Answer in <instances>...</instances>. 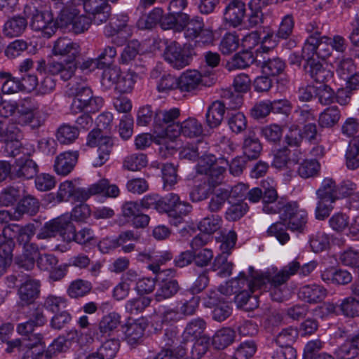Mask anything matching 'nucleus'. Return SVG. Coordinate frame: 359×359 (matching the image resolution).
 Here are the masks:
<instances>
[{"instance_id": "5", "label": "nucleus", "mask_w": 359, "mask_h": 359, "mask_svg": "<svg viewBox=\"0 0 359 359\" xmlns=\"http://www.w3.org/2000/svg\"><path fill=\"white\" fill-rule=\"evenodd\" d=\"M163 30L172 29L175 32H184L187 39H197V43L212 45L215 41L214 32L205 24H160Z\"/></svg>"}, {"instance_id": "6", "label": "nucleus", "mask_w": 359, "mask_h": 359, "mask_svg": "<svg viewBox=\"0 0 359 359\" xmlns=\"http://www.w3.org/2000/svg\"><path fill=\"white\" fill-rule=\"evenodd\" d=\"M180 109L177 107L167 109H158L155 111L154 128L158 137L165 140V138H174V126H179L177 121L180 116Z\"/></svg>"}, {"instance_id": "1", "label": "nucleus", "mask_w": 359, "mask_h": 359, "mask_svg": "<svg viewBox=\"0 0 359 359\" xmlns=\"http://www.w3.org/2000/svg\"><path fill=\"white\" fill-rule=\"evenodd\" d=\"M81 46L67 38H59L53 45V54L55 56L67 57L63 60H52L46 62L41 59L37 61L36 69L39 73H49L58 76L67 81L71 79L78 69L77 57L81 55Z\"/></svg>"}, {"instance_id": "28", "label": "nucleus", "mask_w": 359, "mask_h": 359, "mask_svg": "<svg viewBox=\"0 0 359 359\" xmlns=\"http://www.w3.org/2000/svg\"><path fill=\"white\" fill-rule=\"evenodd\" d=\"M257 62L252 52L246 50L236 53L226 65L228 71L245 69Z\"/></svg>"}, {"instance_id": "16", "label": "nucleus", "mask_w": 359, "mask_h": 359, "mask_svg": "<svg viewBox=\"0 0 359 359\" xmlns=\"http://www.w3.org/2000/svg\"><path fill=\"white\" fill-rule=\"evenodd\" d=\"M16 112L19 115V122L29 124L33 128H38L44 123V119L39 117V105L32 99L27 98L16 102Z\"/></svg>"}, {"instance_id": "19", "label": "nucleus", "mask_w": 359, "mask_h": 359, "mask_svg": "<svg viewBox=\"0 0 359 359\" xmlns=\"http://www.w3.org/2000/svg\"><path fill=\"white\" fill-rule=\"evenodd\" d=\"M304 69L316 83L326 84L333 77V72L325 67L317 58L304 59Z\"/></svg>"}, {"instance_id": "63", "label": "nucleus", "mask_w": 359, "mask_h": 359, "mask_svg": "<svg viewBox=\"0 0 359 359\" xmlns=\"http://www.w3.org/2000/svg\"><path fill=\"white\" fill-rule=\"evenodd\" d=\"M104 341V342L98 352L100 353L101 357H103L104 359H113L119 349V340L115 338H109Z\"/></svg>"}, {"instance_id": "35", "label": "nucleus", "mask_w": 359, "mask_h": 359, "mask_svg": "<svg viewBox=\"0 0 359 359\" xmlns=\"http://www.w3.org/2000/svg\"><path fill=\"white\" fill-rule=\"evenodd\" d=\"M187 6V0H171L169 4V8L172 11L174 14H176L173 20L168 21V22H203V19L201 17L196 16L192 19L188 14L182 13V11Z\"/></svg>"}, {"instance_id": "60", "label": "nucleus", "mask_w": 359, "mask_h": 359, "mask_svg": "<svg viewBox=\"0 0 359 359\" xmlns=\"http://www.w3.org/2000/svg\"><path fill=\"white\" fill-rule=\"evenodd\" d=\"M222 219L218 216H211L203 218L198 224V229L201 233L210 236L221 226Z\"/></svg>"}, {"instance_id": "13", "label": "nucleus", "mask_w": 359, "mask_h": 359, "mask_svg": "<svg viewBox=\"0 0 359 359\" xmlns=\"http://www.w3.org/2000/svg\"><path fill=\"white\" fill-rule=\"evenodd\" d=\"M71 232H73L71 217L68 215H62L46 222L37 234V238L48 239L60 235L66 241L67 237Z\"/></svg>"}, {"instance_id": "30", "label": "nucleus", "mask_w": 359, "mask_h": 359, "mask_svg": "<svg viewBox=\"0 0 359 359\" xmlns=\"http://www.w3.org/2000/svg\"><path fill=\"white\" fill-rule=\"evenodd\" d=\"M332 65L337 74L344 79H347L351 74L355 72L356 69L354 60L351 57L344 55L335 57Z\"/></svg>"}, {"instance_id": "26", "label": "nucleus", "mask_w": 359, "mask_h": 359, "mask_svg": "<svg viewBox=\"0 0 359 359\" xmlns=\"http://www.w3.org/2000/svg\"><path fill=\"white\" fill-rule=\"evenodd\" d=\"M104 32L107 37L113 38V42L117 46H122L133 34L128 24H107Z\"/></svg>"}, {"instance_id": "45", "label": "nucleus", "mask_w": 359, "mask_h": 359, "mask_svg": "<svg viewBox=\"0 0 359 359\" xmlns=\"http://www.w3.org/2000/svg\"><path fill=\"white\" fill-rule=\"evenodd\" d=\"M148 159L142 153L132 154L127 156L123 162V168L130 171H139L147 165Z\"/></svg>"}, {"instance_id": "59", "label": "nucleus", "mask_w": 359, "mask_h": 359, "mask_svg": "<svg viewBox=\"0 0 359 359\" xmlns=\"http://www.w3.org/2000/svg\"><path fill=\"white\" fill-rule=\"evenodd\" d=\"M209 348V338L203 336L197 339L194 343L189 353V357L191 359H201L206 354Z\"/></svg>"}, {"instance_id": "54", "label": "nucleus", "mask_w": 359, "mask_h": 359, "mask_svg": "<svg viewBox=\"0 0 359 359\" xmlns=\"http://www.w3.org/2000/svg\"><path fill=\"white\" fill-rule=\"evenodd\" d=\"M266 5V0H250L248 3L250 13L248 22H264L262 8Z\"/></svg>"}, {"instance_id": "51", "label": "nucleus", "mask_w": 359, "mask_h": 359, "mask_svg": "<svg viewBox=\"0 0 359 359\" xmlns=\"http://www.w3.org/2000/svg\"><path fill=\"white\" fill-rule=\"evenodd\" d=\"M0 79L4 80L1 90L5 94H13L22 90L20 80L14 78L10 72H0Z\"/></svg>"}, {"instance_id": "8", "label": "nucleus", "mask_w": 359, "mask_h": 359, "mask_svg": "<svg viewBox=\"0 0 359 359\" xmlns=\"http://www.w3.org/2000/svg\"><path fill=\"white\" fill-rule=\"evenodd\" d=\"M306 30L310 35L306 39L303 46V57L304 59L316 58L326 60L332 53L330 43L322 41L321 32L317 29L315 30L313 24H309Z\"/></svg>"}, {"instance_id": "7", "label": "nucleus", "mask_w": 359, "mask_h": 359, "mask_svg": "<svg viewBox=\"0 0 359 359\" xmlns=\"http://www.w3.org/2000/svg\"><path fill=\"white\" fill-rule=\"evenodd\" d=\"M119 194L120 190L116 184H111L108 180L102 179L87 189L75 186L70 201L84 203L91 196L102 195L105 197L116 198Z\"/></svg>"}, {"instance_id": "61", "label": "nucleus", "mask_w": 359, "mask_h": 359, "mask_svg": "<svg viewBox=\"0 0 359 359\" xmlns=\"http://www.w3.org/2000/svg\"><path fill=\"white\" fill-rule=\"evenodd\" d=\"M137 75L134 72H126L121 75L115 88L120 93H130L136 82Z\"/></svg>"}, {"instance_id": "33", "label": "nucleus", "mask_w": 359, "mask_h": 359, "mask_svg": "<svg viewBox=\"0 0 359 359\" xmlns=\"http://www.w3.org/2000/svg\"><path fill=\"white\" fill-rule=\"evenodd\" d=\"M226 108L219 100L213 102L208 109L205 114L208 126L211 128H217L222 123Z\"/></svg>"}, {"instance_id": "48", "label": "nucleus", "mask_w": 359, "mask_h": 359, "mask_svg": "<svg viewBox=\"0 0 359 359\" xmlns=\"http://www.w3.org/2000/svg\"><path fill=\"white\" fill-rule=\"evenodd\" d=\"M346 158V165L349 169L355 170L359 168V137L350 141Z\"/></svg>"}, {"instance_id": "32", "label": "nucleus", "mask_w": 359, "mask_h": 359, "mask_svg": "<svg viewBox=\"0 0 359 359\" xmlns=\"http://www.w3.org/2000/svg\"><path fill=\"white\" fill-rule=\"evenodd\" d=\"M92 290L91 282L82 278H76L68 285L67 294L71 299H79L88 295Z\"/></svg>"}, {"instance_id": "47", "label": "nucleus", "mask_w": 359, "mask_h": 359, "mask_svg": "<svg viewBox=\"0 0 359 359\" xmlns=\"http://www.w3.org/2000/svg\"><path fill=\"white\" fill-rule=\"evenodd\" d=\"M243 153L248 159H256L259 157L262 149L258 138L249 135L244 140L243 146Z\"/></svg>"}, {"instance_id": "29", "label": "nucleus", "mask_w": 359, "mask_h": 359, "mask_svg": "<svg viewBox=\"0 0 359 359\" xmlns=\"http://www.w3.org/2000/svg\"><path fill=\"white\" fill-rule=\"evenodd\" d=\"M38 172V165L32 159H26L16 163L11 172L12 178L31 179Z\"/></svg>"}, {"instance_id": "58", "label": "nucleus", "mask_w": 359, "mask_h": 359, "mask_svg": "<svg viewBox=\"0 0 359 359\" xmlns=\"http://www.w3.org/2000/svg\"><path fill=\"white\" fill-rule=\"evenodd\" d=\"M248 209L249 207L246 203L239 201L236 203L232 204L227 208L224 217L228 221H237L246 214Z\"/></svg>"}, {"instance_id": "53", "label": "nucleus", "mask_w": 359, "mask_h": 359, "mask_svg": "<svg viewBox=\"0 0 359 359\" xmlns=\"http://www.w3.org/2000/svg\"><path fill=\"white\" fill-rule=\"evenodd\" d=\"M230 196L231 194L229 193L228 189H218L217 192L212 196L208 203V210L211 212H217L220 211Z\"/></svg>"}, {"instance_id": "14", "label": "nucleus", "mask_w": 359, "mask_h": 359, "mask_svg": "<svg viewBox=\"0 0 359 359\" xmlns=\"http://www.w3.org/2000/svg\"><path fill=\"white\" fill-rule=\"evenodd\" d=\"M281 218L287 222L288 229L292 231L304 233L307 228L308 213L297 202L286 203L282 210Z\"/></svg>"}, {"instance_id": "36", "label": "nucleus", "mask_w": 359, "mask_h": 359, "mask_svg": "<svg viewBox=\"0 0 359 359\" xmlns=\"http://www.w3.org/2000/svg\"><path fill=\"white\" fill-rule=\"evenodd\" d=\"M199 303V297L195 296L191 293H187L184 294L180 299L177 302V306L184 318L195 314L198 308Z\"/></svg>"}, {"instance_id": "49", "label": "nucleus", "mask_w": 359, "mask_h": 359, "mask_svg": "<svg viewBox=\"0 0 359 359\" xmlns=\"http://www.w3.org/2000/svg\"><path fill=\"white\" fill-rule=\"evenodd\" d=\"M67 306V299L65 297L53 294L47 296L42 304L43 308L55 314L65 309Z\"/></svg>"}, {"instance_id": "64", "label": "nucleus", "mask_w": 359, "mask_h": 359, "mask_svg": "<svg viewBox=\"0 0 359 359\" xmlns=\"http://www.w3.org/2000/svg\"><path fill=\"white\" fill-rule=\"evenodd\" d=\"M310 246L314 252H320L330 246V238L325 232H317L310 238Z\"/></svg>"}, {"instance_id": "40", "label": "nucleus", "mask_w": 359, "mask_h": 359, "mask_svg": "<svg viewBox=\"0 0 359 359\" xmlns=\"http://www.w3.org/2000/svg\"><path fill=\"white\" fill-rule=\"evenodd\" d=\"M235 332L229 327H224L216 332L212 337V345L216 349L222 350L231 344L234 341Z\"/></svg>"}, {"instance_id": "18", "label": "nucleus", "mask_w": 359, "mask_h": 359, "mask_svg": "<svg viewBox=\"0 0 359 359\" xmlns=\"http://www.w3.org/2000/svg\"><path fill=\"white\" fill-rule=\"evenodd\" d=\"M262 189V211L266 214L275 215L280 213L286 205L282 200L278 199L276 189L273 186H269V182H263Z\"/></svg>"}, {"instance_id": "9", "label": "nucleus", "mask_w": 359, "mask_h": 359, "mask_svg": "<svg viewBox=\"0 0 359 359\" xmlns=\"http://www.w3.org/2000/svg\"><path fill=\"white\" fill-rule=\"evenodd\" d=\"M300 263L297 260L290 262L281 270L273 272H267L261 276L255 278V283L265 290L270 286H285L286 283L294 276L299 269Z\"/></svg>"}, {"instance_id": "39", "label": "nucleus", "mask_w": 359, "mask_h": 359, "mask_svg": "<svg viewBox=\"0 0 359 359\" xmlns=\"http://www.w3.org/2000/svg\"><path fill=\"white\" fill-rule=\"evenodd\" d=\"M22 185H13L4 189L0 194V205L9 206L13 205L24 193Z\"/></svg>"}, {"instance_id": "38", "label": "nucleus", "mask_w": 359, "mask_h": 359, "mask_svg": "<svg viewBox=\"0 0 359 359\" xmlns=\"http://www.w3.org/2000/svg\"><path fill=\"white\" fill-rule=\"evenodd\" d=\"M180 290V285L175 279L163 280L158 288L155 299L157 302L163 301L175 295Z\"/></svg>"}, {"instance_id": "62", "label": "nucleus", "mask_w": 359, "mask_h": 359, "mask_svg": "<svg viewBox=\"0 0 359 359\" xmlns=\"http://www.w3.org/2000/svg\"><path fill=\"white\" fill-rule=\"evenodd\" d=\"M151 298L145 296H140L128 300L126 304V311L131 313L142 312L151 304Z\"/></svg>"}, {"instance_id": "52", "label": "nucleus", "mask_w": 359, "mask_h": 359, "mask_svg": "<svg viewBox=\"0 0 359 359\" xmlns=\"http://www.w3.org/2000/svg\"><path fill=\"white\" fill-rule=\"evenodd\" d=\"M221 102H223L226 109H235L240 107L243 103V97L238 93L231 89H224L221 92Z\"/></svg>"}, {"instance_id": "27", "label": "nucleus", "mask_w": 359, "mask_h": 359, "mask_svg": "<svg viewBox=\"0 0 359 359\" xmlns=\"http://www.w3.org/2000/svg\"><path fill=\"white\" fill-rule=\"evenodd\" d=\"M245 4L241 1H229L223 13V22H243Z\"/></svg>"}, {"instance_id": "23", "label": "nucleus", "mask_w": 359, "mask_h": 359, "mask_svg": "<svg viewBox=\"0 0 359 359\" xmlns=\"http://www.w3.org/2000/svg\"><path fill=\"white\" fill-rule=\"evenodd\" d=\"M147 320L139 318L126 324V339L131 346H135L143 341L144 332L147 327Z\"/></svg>"}, {"instance_id": "31", "label": "nucleus", "mask_w": 359, "mask_h": 359, "mask_svg": "<svg viewBox=\"0 0 359 359\" xmlns=\"http://www.w3.org/2000/svg\"><path fill=\"white\" fill-rule=\"evenodd\" d=\"M39 201L32 196H25L14 209L13 218L20 220L25 214L34 215L39 210Z\"/></svg>"}, {"instance_id": "17", "label": "nucleus", "mask_w": 359, "mask_h": 359, "mask_svg": "<svg viewBox=\"0 0 359 359\" xmlns=\"http://www.w3.org/2000/svg\"><path fill=\"white\" fill-rule=\"evenodd\" d=\"M2 140L6 143V151L11 156L15 157L20 154L22 137L19 127L14 123L4 122Z\"/></svg>"}, {"instance_id": "43", "label": "nucleus", "mask_w": 359, "mask_h": 359, "mask_svg": "<svg viewBox=\"0 0 359 359\" xmlns=\"http://www.w3.org/2000/svg\"><path fill=\"white\" fill-rule=\"evenodd\" d=\"M341 112L338 107H329L320 113L318 123L323 128H332L339 122Z\"/></svg>"}, {"instance_id": "15", "label": "nucleus", "mask_w": 359, "mask_h": 359, "mask_svg": "<svg viewBox=\"0 0 359 359\" xmlns=\"http://www.w3.org/2000/svg\"><path fill=\"white\" fill-rule=\"evenodd\" d=\"M81 8L89 22H107L111 9L107 0H83Z\"/></svg>"}, {"instance_id": "37", "label": "nucleus", "mask_w": 359, "mask_h": 359, "mask_svg": "<svg viewBox=\"0 0 359 359\" xmlns=\"http://www.w3.org/2000/svg\"><path fill=\"white\" fill-rule=\"evenodd\" d=\"M337 191L335 182L332 178H325L317 190L316 195L318 199L328 200L333 203L339 198Z\"/></svg>"}, {"instance_id": "57", "label": "nucleus", "mask_w": 359, "mask_h": 359, "mask_svg": "<svg viewBox=\"0 0 359 359\" xmlns=\"http://www.w3.org/2000/svg\"><path fill=\"white\" fill-rule=\"evenodd\" d=\"M298 337V330L292 327L283 329L276 336V343L280 348L292 346Z\"/></svg>"}, {"instance_id": "10", "label": "nucleus", "mask_w": 359, "mask_h": 359, "mask_svg": "<svg viewBox=\"0 0 359 359\" xmlns=\"http://www.w3.org/2000/svg\"><path fill=\"white\" fill-rule=\"evenodd\" d=\"M120 323V315L116 312L109 313L101 318L97 330L90 329L86 335L89 337L90 342L95 340L102 342L107 339L115 338Z\"/></svg>"}, {"instance_id": "50", "label": "nucleus", "mask_w": 359, "mask_h": 359, "mask_svg": "<svg viewBox=\"0 0 359 359\" xmlns=\"http://www.w3.org/2000/svg\"><path fill=\"white\" fill-rule=\"evenodd\" d=\"M320 170V165L316 160H304L299 165L297 169L298 175L307 179L318 175Z\"/></svg>"}, {"instance_id": "24", "label": "nucleus", "mask_w": 359, "mask_h": 359, "mask_svg": "<svg viewBox=\"0 0 359 359\" xmlns=\"http://www.w3.org/2000/svg\"><path fill=\"white\" fill-rule=\"evenodd\" d=\"M79 158L78 151H65L58 155L55 161V171L60 175L70 173L76 165Z\"/></svg>"}, {"instance_id": "12", "label": "nucleus", "mask_w": 359, "mask_h": 359, "mask_svg": "<svg viewBox=\"0 0 359 359\" xmlns=\"http://www.w3.org/2000/svg\"><path fill=\"white\" fill-rule=\"evenodd\" d=\"M216 79L212 74L208 81L206 76H203L198 71L189 69L178 77L179 90L181 93H196L203 86H211Z\"/></svg>"}, {"instance_id": "34", "label": "nucleus", "mask_w": 359, "mask_h": 359, "mask_svg": "<svg viewBox=\"0 0 359 359\" xmlns=\"http://www.w3.org/2000/svg\"><path fill=\"white\" fill-rule=\"evenodd\" d=\"M206 329V322L201 318H196L190 320L186 325L182 334L183 341L202 337L201 334Z\"/></svg>"}, {"instance_id": "56", "label": "nucleus", "mask_w": 359, "mask_h": 359, "mask_svg": "<svg viewBox=\"0 0 359 359\" xmlns=\"http://www.w3.org/2000/svg\"><path fill=\"white\" fill-rule=\"evenodd\" d=\"M287 229L288 226L284 222H277L269 227L266 234L268 236L276 237L281 244H285L290 240Z\"/></svg>"}, {"instance_id": "22", "label": "nucleus", "mask_w": 359, "mask_h": 359, "mask_svg": "<svg viewBox=\"0 0 359 359\" xmlns=\"http://www.w3.org/2000/svg\"><path fill=\"white\" fill-rule=\"evenodd\" d=\"M77 336V331L74 330L69 331L67 334V337L65 335L57 337L45 351V358L51 359L60 353L66 352L70 347L72 340L75 339Z\"/></svg>"}, {"instance_id": "2", "label": "nucleus", "mask_w": 359, "mask_h": 359, "mask_svg": "<svg viewBox=\"0 0 359 359\" xmlns=\"http://www.w3.org/2000/svg\"><path fill=\"white\" fill-rule=\"evenodd\" d=\"M81 4L74 2L67 3L60 9L57 18L55 20L50 6L41 5L36 7L26 4L22 16H13L5 22H88L86 17L81 14Z\"/></svg>"}, {"instance_id": "46", "label": "nucleus", "mask_w": 359, "mask_h": 359, "mask_svg": "<svg viewBox=\"0 0 359 359\" xmlns=\"http://www.w3.org/2000/svg\"><path fill=\"white\" fill-rule=\"evenodd\" d=\"M114 142H109L108 139L104 140V143L97 147L96 154H95L91 162L94 167H100L103 165L110 158Z\"/></svg>"}, {"instance_id": "21", "label": "nucleus", "mask_w": 359, "mask_h": 359, "mask_svg": "<svg viewBox=\"0 0 359 359\" xmlns=\"http://www.w3.org/2000/svg\"><path fill=\"white\" fill-rule=\"evenodd\" d=\"M40 287L39 280L28 278L18 291L21 304L28 306L33 304L39 297Z\"/></svg>"}, {"instance_id": "42", "label": "nucleus", "mask_w": 359, "mask_h": 359, "mask_svg": "<svg viewBox=\"0 0 359 359\" xmlns=\"http://www.w3.org/2000/svg\"><path fill=\"white\" fill-rule=\"evenodd\" d=\"M79 130L76 126L67 123L61 125L57 130L56 137L62 144H70L79 137Z\"/></svg>"}, {"instance_id": "55", "label": "nucleus", "mask_w": 359, "mask_h": 359, "mask_svg": "<svg viewBox=\"0 0 359 359\" xmlns=\"http://www.w3.org/2000/svg\"><path fill=\"white\" fill-rule=\"evenodd\" d=\"M291 153L292 151L287 147L278 149L274 154L272 165L280 170L291 168Z\"/></svg>"}, {"instance_id": "11", "label": "nucleus", "mask_w": 359, "mask_h": 359, "mask_svg": "<svg viewBox=\"0 0 359 359\" xmlns=\"http://www.w3.org/2000/svg\"><path fill=\"white\" fill-rule=\"evenodd\" d=\"M194 55V48L191 44H184L182 47L174 42L165 48L164 58L172 67L181 69L191 63Z\"/></svg>"}, {"instance_id": "41", "label": "nucleus", "mask_w": 359, "mask_h": 359, "mask_svg": "<svg viewBox=\"0 0 359 359\" xmlns=\"http://www.w3.org/2000/svg\"><path fill=\"white\" fill-rule=\"evenodd\" d=\"M75 241L80 245H88L96 242L93 231L88 227L76 231L73 226V232H71L66 238V242Z\"/></svg>"}, {"instance_id": "4", "label": "nucleus", "mask_w": 359, "mask_h": 359, "mask_svg": "<svg viewBox=\"0 0 359 359\" xmlns=\"http://www.w3.org/2000/svg\"><path fill=\"white\" fill-rule=\"evenodd\" d=\"M233 287L238 288L235 291L236 302L240 307H244L245 310H252L258 306L257 296L252 294L257 290H262L260 286L255 283V278L248 280L244 272H241L238 276L232 281Z\"/></svg>"}, {"instance_id": "44", "label": "nucleus", "mask_w": 359, "mask_h": 359, "mask_svg": "<svg viewBox=\"0 0 359 359\" xmlns=\"http://www.w3.org/2000/svg\"><path fill=\"white\" fill-rule=\"evenodd\" d=\"M285 67V62L278 57L268 59L262 62L261 65L262 73L268 76H276L281 74Z\"/></svg>"}, {"instance_id": "3", "label": "nucleus", "mask_w": 359, "mask_h": 359, "mask_svg": "<svg viewBox=\"0 0 359 359\" xmlns=\"http://www.w3.org/2000/svg\"><path fill=\"white\" fill-rule=\"evenodd\" d=\"M67 93L73 97L70 107L72 114L83 111L95 113L100 110L104 104V100L99 96H93L92 90L81 83H70L68 85Z\"/></svg>"}, {"instance_id": "25", "label": "nucleus", "mask_w": 359, "mask_h": 359, "mask_svg": "<svg viewBox=\"0 0 359 359\" xmlns=\"http://www.w3.org/2000/svg\"><path fill=\"white\" fill-rule=\"evenodd\" d=\"M174 128V138L180 134L189 138H194L201 136L203 133L202 123L192 117L188 118Z\"/></svg>"}, {"instance_id": "20", "label": "nucleus", "mask_w": 359, "mask_h": 359, "mask_svg": "<svg viewBox=\"0 0 359 359\" xmlns=\"http://www.w3.org/2000/svg\"><path fill=\"white\" fill-rule=\"evenodd\" d=\"M327 290L318 284H310L301 287L298 292V297L310 304L322 302L327 296Z\"/></svg>"}]
</instances>
